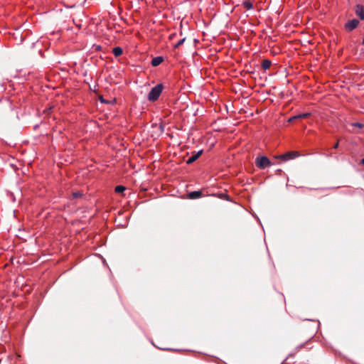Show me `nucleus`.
I'll use <instances>...</instances> for the list:
<instances>
[{
    "label": "nucleus",
    "instance_id": "dca6fc26",
    "mask_svg": "<svg viewBox=\"0 0 364 364\" xmlns=\"http://www.w3.org/2000/svg\"><path fill=\"white\" fill-rule=\"evenodd\" d=\"M100 101L102 102H105V100L102 98V97H100Z\"/></svg>",
    "mask_w": 364,
    "mask_h": 364
},
{
    "label": "nucleus",
    "instance_id": "7ed1b4c3",
    "mask_svg": "<svg viewBox=\"0 0 364 364\" xmlns=\"http://www.w3.org/2000/svg\"><path fill=\"white\" fill-rule=\"evenodd\" d=\"M255 164L259 168L264 169L271 165V161L267 156H261L256 159Z\"/></svg>",
    "mask_w": 364,
    "mask_h": 364
},
{
    "label": "nucleus",
    "instance_id": "f257e3e1",
    "mask_svg": "<svg viewBox=\"0 0 364 364\" xmlns=\"http://www.w3.org/2000/svg\"><path fill=\"white\" fill-rule=\"evenodd\" d=\"M163 88L164 87L162 84H158L154 87L148 95V100L151 102H154L158 100L163 90Z\"/></svg>",
    "mask_w": 364,
    "mask_h": 364
},
{
    "label": "nucleus",
    "instance_id": "0eeeda50",
    "mask_svg": "<svg viewBox=\"0 0 364 364\" xmlns=\"http://www.w3.org/2000/svg\"><path fill=\"white\" fill-rule=\"evenodd\" d=\"M203 196L202 191H192L188 193V198L197 199Z\"/></svg>",
    "mask_w": 364,
    "mask_h": 364
},
{
    "label": "nucleus",
    "instance_id": "a211bd4d",
    "mask_svg": "<svg viewBox=\"0 0 364 364\" xmlns=\"http://www.w3.org/2000/svg\"><path fill=\"white\" fill-rule=\"evenodd\" d=\"M338 146V143L337 142L335 145H334V148H337Z\"/></svg>",
    "mask_w": 364,
    "mask_h": 364
},
{
    "label": "nucleus",
    "instance_id": "9b49d317",
    "mask_svg": "<svg viewBox=\"0 0 364 364\" xmlns=\"http://www.w3.org/2000/svg\"><path fill=\"white\" fill-rule=\"evenodd\" d=\"M112 53L114 56L119 57L122 54L123 51L120 47H115L113 48Z\"/></svg>",
    "mask_w": 364,
    "mask_h": 364
},
{
    "label": "nucleus",
    "instance_id": "f3484780",
    "mask_svg": "<svg viewBox=\"0 0 364 364\" xmlns=\"http://www.w3.org/2000/svg\"><path fill=\"white\" fill-rule=\"evenodd\" d=\"M357 126H358V127H359L360 128V127H363V124H359V123H358V124H357Z\"/></svg>",
    "mask_w": 364,
    "mask_h": 364
},
{
    "label": "nucleus",
    "instance_id": "1a4fd4ad",
    "mask_svg": "<svg viewBox=\"0 0 364 364\" xmlns=\"http://www.w3.org/2000/svg\"><path fill=\"white\" fill-rule=\"evenodd\" d=\"M272 65V62L268 59H264L262 60V67L264 70H267L270 68Z\"/></svg>",
    "mask_w": 364,
    "mask_h": 364
},
{
    "label": "nucleus",
    "instance_id": "9d476101",
    "mask_svg": "<svg viewBox=\"0 0 364 364\" xmlns=\"http://www.w3.org/2000/svg\"><path fill=\"white\" fill-rule=\"evenodd\" d=\"M309 115H310L309 113H304L303 114H299V115H296V116H294L292 117H291L289 119V122H293L297 119H299V118H305V117H307Z\"/></svg>",
    "mask_w": 364,
    "mask_h": 364
},
{
    "label": "nucleus",
    "instance_id": "423d86ee",
    "mask_svg": "<svg viewBox=\"0 0 364 364\" xmlns=\"http://www.w3.org/2000/svg\"><path fill=\"white\" fill-rule=\"evenodd\" d=\"M203 154V150H200L198 152L193 153L191 156L187 160L186 163L191 164L196 161Z\"/></svg>",
    "mask_w": 364,
    "mask_h": 364
},
{
    "label": "nucleus",
    "instance_id": "4468645a",
    "mask_svg": "<svg viewBox=\"0 0 364 364\" xmlns=\"http://www.w3.org/2000/svg\"><path fill=\"white\" fill-rule=\"evenodd\" d=\"M72 196L73 198H77L82 197L83 194L80 191H75L73 193Z\"/></svg>",
    "mask_w": 364,
    "mask_h": 364
},
{
    "label": "nucleus",
    "instance_id": "6e6552de",
    "mask_svg": "<svg viewBox=\"0 0 364 364\" xmlns=\"http://www.w3.org/2000/svg\"><path fill=\"white\" fill-rule=\"evenodd\" d=\"M163 61H164V58L163 57L157 56V57L154 58L151 60V64L152 66L156 67V66L159 65Z\"/></svg>",
    "mask_w": 364,
    "mask_h": 364
},
{
    "label": "nucleus",
    "instance_id": "2eb2a0df",
    "mask_svg": "<svg viewBox=\"0 0 364 364\" xmlns=\"http://www.w3.org/2000/svg\"><path fill=\"white\" fill-rule=\"evenodd\" d=\"M186 41V38H182L181 40H180L175 46H174V48H178L179 46H181L182 44H183V43L185 42Z\"/></svg>",
    "mask_w": 364,
    "mask_h": 364
},
{
    "label": "nucleus",
    "instance_id": "f8f14e48",
    "mask_svg": "<svg viewBox=\"0 0 364 364\" xmlns=\"http://www.w3.org/2000/svg\"><path fill=\"white\" fill-rule=\"evenodd\" d=\"M243 6H244L245 8H246L248 10L252 9V7H253V5H252V2H250V1H244Z\"/></svg>",
    "mask_w": 364,
    "mask_h": 364
},
{
    "label": "nucleus",
    "instance_id": "aec40b11",
    "mask_svg": "<svg viewBox=\"0 0 364 364\" xmlns=\"http://www.w3.org/2000/svg\"><path fill=\"white\" fill-rule=\"evenodd\" d=\"M362 43H363V44H364V37H363V42H362Z\"/></svg>",
    "mask_w": 364,
    "mask_h": 364
},
{
    "label": "nucleus",
    "instance_id": "ddd939ff",
    "mask_svg": "<svg viewBox=\"0 0 364 364\" xmlns=\"http://www.w3.org/2000/svg\"><path fill=\"white\" fill-rule=\"evenodd\" d=\"M125 189H126L125 187L123 186H117L115 188V192L120 193H122Z\"/></svg>",
    "mask_w": 364,
    "mask_h": 364
},
{
    "label": "nucleus",
    "instance_id": "6ab92c4d",
    "mask_svg": "<svg viewBox=\"0 0 364 364\" xmlns=\"http://www.w3.org/2000/svg\"><path fill=\"white\" fill-rule=\"evenodd\" d=\"M361 163L363 165H364V158L362 159Z\"/></svg>",
    "mask_w": 364,
    "mask_h": 364
},
{
    "label": "nucleus",
    "instance_id": "f03ea898",
    "mask_svg": "<svg viewBox=\"0 0 364 364\" xmlns=\"http://www.w3.org/2000/svg\"><path fill=\"white\" fill-rule=\"evenodd\" d=\"M301 156L300 153L296 151H291L287 152L284 154L279 155L276 156L277 159H281L283 161H286L288 160L294 159L296 157Z\"/></svg>",
    "mask_w": 364,
    "mask_h": 364
},
{
    "label": "nucleus",
    "instance_id": "39448f33",
    "mask_svg": "<svg viewBox=\"0 0 364 364\" xmlns=\"http://www.w3.org/2000/svg\"><path fill=\"white\" fill-rule=\"evenodd\" d=\"M354 11L355 14L361 19L364 20V6L361 4L355 6Z\"/></svg>",
    "mask_w": 364,
    "mask_h": 364
},
{
    "label": "nucleus",
    "instance_id": "20e7f679",
    "mask_svg": "<svg viewBox=\"0 0 364 364\" xmlns=\"http://www.w3.org/2000/svg\"><path fill=\"white\" fill-rule=\"evenodd\" d=\"M358 24L359 21L358 19L354 18L353 20L349 21L345 24V28L348 31H351L354 28H355Z\"/></svg>",
    "mask_w": 364,
    "mask_h": 364
}]
</instances>
